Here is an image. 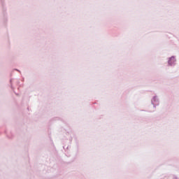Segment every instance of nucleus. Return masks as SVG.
Wrapping results in <instances>:
<instances>
[{
  "label": "nucleus",
  "instance_id": "nucleus-1",
  "mask_svg": "<svg viewBox=\"0 0 179 179\" xmlns=\"http://www.w3.org/2000/svg\"><path fill=\"white\" fill-rule=\"evenodd\" d=\"M176 59L174 57H171L169 60V65H172L173 62H175Z\"/></svg>",
  "mask_w": 179,
  "mask_h": 179
}]
</instances>
